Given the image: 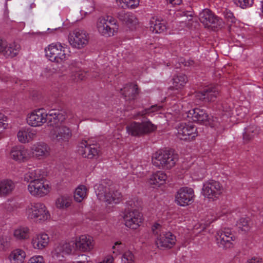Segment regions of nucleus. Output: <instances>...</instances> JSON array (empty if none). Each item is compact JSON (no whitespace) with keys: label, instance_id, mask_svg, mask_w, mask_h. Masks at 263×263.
Masks as SVG:
<instances>
[{"label":"nucleus","instance_id":"obj_1","mask_svg":"<svg viewBox=\"0 0 263 263\" xmlns=\"http://www.w3.org/2000/svg\"><path fill=\"white\" fill-rule=\"evenodd\" d=\"M177 161V155L172 150L160 149L152 157L153 165L159 169L170 170L175 165Z\"/></svg>","mask_w":263,"mask_h":263},{"label":"nucleus","instance_id":"obj_2","mask_svg":"<svg viewBox=\"0 0 263 263\" xmlns=\"http://www.w3.org/2000/svg\"><path fill=\"white\" fill-rule=\"evenodd\" d=\"M127 205L128 207L123 217L125 224L130 229H136L142 222V215L138 210L134 209L136 206L134 201H127Z\"/></svg>","mask_w":263,"mask_h":263},{"label":"nucleus","instance_id":"obj_3","mask_svg":"<svg viewBox=\"0 0 263 263\" xmlns=\"http://www.w3.org/2000/svg\"><path fill=\"white\" fill-rule=\"evenodd\" d=\"M97 26L99 32L107 37L114 36L119 29L116 21L110 16L100 17Z\"/></svg>","mask_w":263,"mask_h":263},{"label":"nucleus","instance_id":"obj_4","mask_svg":"<svg viewBox=\"0 0 263 263\" xmlns=\"http://www.w3.org/2000/svg\"><path fill=\"white\" fill-rule=\"evenodd\" d=\"M126 129L129 135L139 137L154 131L156 126L149 121L141 123L133 122L126 126Z\"/></svg>","mask_w":263,"mask_h":263},{"label":"nucleus","instance_id":"obj_5","mask_svg":"<svg viewBox=\"0 0 263 263\" xmlns=\"http://www.w3.org/2000/svg\"><path fill=\"white\" fill-rule=\"evenodd\" d=\"M199 20L205 27L211 28L215 30L222 27L223 22L221 19L215 15L212 12L208 9L202 10L199 15Z\"/></svg>","mask_w":263,"mask_h":263},{"label":"nucleus","instance_id":"obj_6","mask_svg":"<svg viewBox=\"0 0 263 263\" xmlns=\"http://www.w3.org/2000/svg\"><path fill=\"white\" fill-rule=\"evenodd\" d=\"M222 186L218 181L211 180L203 184L202 193L205 197L214 201L222 194Z\"/></svg>","mask_w":263,"mask_h":263},{"label":"nucleus","instance_id":"obj_7","mask_svg":"<svg viewBox=\"0 0 263 263\" xmlns=\"http://www.w3.org/2000/svg\"><path fill=\"white\" fill-rule=\"evenodd\" d=\"M68 40L73 47L82 49L88 44L89 36L85 30L77 29L69 33Z\"/></svg>","mask_w":263,"mask_h":263},{"label":"nucleus","instance_id":"obj_8","mask_svg":"<svg viewBox=\"0 0 263 263\" xmlns=\"http://www.w3.org/2000/svg\"><path fill=\"white\" fill-rule=\"evenodd\" d=\"M65 49L60 44L52 43L45 49L46 55L51 61L61 62L65 60L68 55L66 54Z\"/></svg>","mask_w":263,"mask_h":263},{"label":"nucleus","instance_id":"obj_9","mask_svg":"<svg viewBox=\"0 0 263 263\" xmlns=\"http://www.w3.org/2000/svg\"><path fill=\"white\" fill-rule=\"evenodd\" d=\"M97 196L99 198L108 204L119 203L121 199L122 195L118 191H111L110 189L99 185Z\"/></svg>","mask_w":263,"mask_h":263},{"label":"nucleus","instance_id":"obj_10","mask_svg":"<svg viewBox=\"0 0 263 263\" xmlns=\"http://www.w3.org/2000/svg\"><path fill=\"white\" fill-rule=\"evenodd\" d=\"M28 217L30 219H38L40 220H47L50 216L45 205L42 203H34L28 206L27 209Z\"/></svg>","mask_w":263,"mask_h":263},{"label":"nucleus","instance_id":"obj_11","mask_svg":"<svg viewBox=\"0 0 263 263\" xmlns=\"http://www.w3.org/2000/svg\"><path fill=\"white\" fill-rule=\"evenodd\" d=\"M215 237L218 247L224 249L232 247V241L235 239L231 230L228 228H224L218 231Z\"/></svg>","mask_w":263,"mask_h":263},{"label":"nucleus","instance_id":"obj_12","mask_svg":"<svg viewBox=\"0 0 263 263\" xmlns=\"http://www.w3.org/2000/svg\"><path fill=\"white\" fill-rule=\"evenodd\" d=\"M28 190L29 192L33 196L42 197L47 195L50 190V187L48 184H46L44 180L30 181Z\"/></svg>","mask_w":263,"mask_h":263},{"label":"nucleus","instance_id":"obj_13","mask_svg":"<svg viewBox=\"0 0 263 263\" xmlns=\"http://www.w3.org/2000/svg\"><path fill=\"white\" fill-rule=\"evenodd\" d=\"M194 190L188 187H183L179 190L175 196V201L180 206L191 204L194 201Z\"/></svg>","mask_w":263,"mask_h":263},{"label":"nucleus","instance_id":"obj_14","mask_svg":"<svg viewBox=\"0 0 263 263\" xmlns=\"http://www.w3.org/2000/svg\"><path fill=\"white\" fill-rule=\"evenodd\" d=\"M197 136V127L192 124H180L178 129V137L184 141H191Z\"/></svg>","mask_w":263,"mask_h":263},{"label":"nucleus","instance_id":"obj_15","mask_svg":"<svg viewBox=\"0 0 263 263\" xmlns=\"http://www.w3.org/2000/svg\"><path fill=\"white\" fill-rule=\"evenodd\" d=\"M50 134L53 140L61 143L68 141L72 136L70 129L65 126L53 129Z\"/></svg>","mask_w":263,"mask_h":263},{"label":"nucleus","instance_id":"obj_16","mask_svg":"<svg viewBox=\"0 0 263 263\" xmlns=\"http://www.w3.org/2000/svg\"><path fill=\"white\" fill-rule=\"evenodd\" d=\"M176 237L172 233L168 232L160 234L156 240L158 248H171L175 243Z\"/></svg>","mask_w":263,"mask_h":263},{"label":"nucleus","instance_id":"obj_17","mask_svg":"<svg viewBox=\"0 0 263 263\" xmlns=\"http://www.w3.org/2000/svg\"><path fill=\"white\" fill-rule=\"evenodd\" d=\"M33 157L39 159L46 158L50 155V148L48 145L42 142L34 144L31 147Z\"/></svg>","mask_w":263,"mask_h":263},{"label":"nucleus","instance_id":"obj_18","mask_svg":"<svg viewBox=\"0 0 263 263\" xmlns=\"http://www.w3.org/2000/svg\"><path fill=\"white\" fill-rule=\"evenodd\" d=\"M218 94V91L216 88H208L204 89L202 91L196 92L195 97L197 100L209 102L214 101Z\"/></svg>","mask_w":263,"mask_h":263},{"label":"nucleus","instance_id":"obj_19","mask_svg":"<svg viewBox=\"0 0 263 263\" xmlns=\"http://www.w3.org/2000/svg\"><path fill=\"white\" fill-rule=\"evenodd\" d=\"M75 248L82 252L89 251L93 249L94 243L92 238L90 236L81 235L79 240L74 242Z\"/></svg>","mask_w":263,"mask_h":263},{"label":"nucleus","instance_id":"obj_20","mask_svg":"<svg viewBox=\"0 0 263 263\" xmlns=\"http://www.w3.org/2000/svg\"><path fill=\"white\" fill-rule=\"evenodd\" d=\"M86 141L82 142L81 148L79 149L80 153L84 158L88 159L96 158L99 154L100 151L98 149L97 146L86 144Z\"/></svg>","mask_w":263,"mask_h":263},{"label":"nucleus","instance_id":"obj_21","mask_svg":"<svg viewBox=\"0 0 263 263\" xmlns=\"http://www.w3.org/2000/svg\"><path fill=\"white\" fill-rule=\"evenodd\" d=\"M121 91L124 99L129 101L135 100L139 93L138 85L132 83L126 84Z\"/></svg>","mask_w":263,"mask_h":263},{"label":"nucleus","instance_id":"obj_22","mask_svg":"<svg viewBox=\"0 0 263 263\" xmlns=\"http://www.w3.org/2000/svg\"><path fill=\"white\" fill-rule=\"evenodd\" d=\"M18 141L22 143H28L36 137L35 131L31 128H23L18 131L17 135Z\"/></svg>","mask_w":263,"mask_h":263},{"label":"nucleus","instance_id":"obj_23","mask_svg":"<svg viewBox=\"0 0 263 263\" xmlns=\"http://www.w3.org/2000/svg\"><path fill=\"white\" fill-rule=\"evenodd\" d=\"M49 240V238L47 234L42 233L35 235L32 238L31 243L34 248L41 250L47 246Z\"/></svg>","mask_w":263,"mask_h":263},{"label":"nucleus","instance_id":"obj_24","mask_svg":"<svg viewBox=\"0 0 263 263\" xmlns=\"http://www.w3.org/2000/svg\"><path fill=\"white\" fill-rule=\"evenodd\" d=\"M117 17L123 24L129 28H132L137 23L136 17L133 14L126 13L123 10L118 13Z\"/></svg>","mask_w":263,"mask_h":263},{"label":"nucleus","instance_id":"obj_25","mask_svg":"<svg viewBox=\"0 0 263 263\" xmlns=\"http://www.w3.org/2000/svg\"><path fill=\"white\" fill-rule=\"evenodd\" d=\"M10 155L14 160L21 162L27 159L28 153L24 147L16 146L12 149Z\"/></svg>","mask_w":263,"mask_h":263},{"label":"nucleus","instance_id":"obj_26","mask_svg":"<svg viewBox=\"0 0 263 263\" xmlns=\"http://www.w3.org/2000/svg\"><path fill=\"white\" fill-rule=\"evenodd\" d=\"M15 187L14 182L9 179L0 181V196H6L11 193Z\"/></svg>","mask_w":263,"mask_h":263},{"label":"nucleus","instance_id":"obj_27","mask_svg":"<svg viewBox=\"0 0 263 263\" xmlns=\"http://www.w3.org/2000/svg\"><path fill=\"white\" fill-rule=\"evenodd\" d=\"M20 48V45L15 42L9 44L7 43L3 54L6 58H13L18 54Z\"/></svg>","mask_w":263,"mask_h":263},{"label":"nucleus","instance_id":"obj_28","mask_svg":"<svg viewBox=\"0 0 263 263\" xmlns=\"http://www.w3.org/2000/svg\"><path fill=\"white\" fill-rule=\"evenodd\" d=\"M75 249L74 241L70 242L60 243L55 248V251L58 254H61L63 256L64 254H69L71 253L73 249Z\"/></svg>","mask_w":263,"mask_h":263},{"label":"nucleus","instance_id":"obj_29","mask_svg":"<svg viewBox=\"0 0 263 263\" xmlns=\"http://www.w3.org/2000/svg\"><path fill=\"white\" fill-rule=\"evenodd\" d=\"M166 178L167 176L165 173L158 171L151 176L149 182L151 184L159 186L165 182Z\"/></svg>","mask_w":263,"mask_h":263},{"label":"nucleus","instance_id":"obj_30","mask_svg":"<svg viewBox=\"0 0 263 263\" xmlns=\"http://www.w3.org/2000/svg\"><path fill=\"white\" fill-rule=\"evenodd\" d=\"M44 175L42 174V171L40 169H36L34 171H29L25 176V180L30 182V181L44 180Z\"/></svg>","mask_w":263,"mask_h":263},{"label":"nucleus","instance_id":"obj_31","mask_svg":"<svg viewBox=\"0 0 263 263\" xmlns=\"http://www.w3.org/2000/svg\"><path fill=\"white\" fill-rule=\"evenodd\" d=\"M25 256L26 253L24 251L16 249L11 253L9 258L11 263H23Z\"/></svg>","mask_w":263,"mask_h":263},{"label":"nucleus","instance_id":"obj_32","mask_svg":"<svg viewBox=\"0 0 263 263\" xmlns=\"http://www.w3.org/2000/svg\"><path fill=\"white\" fill-rule=\"evenodd\" d=\"M47 116H27V123L31 126H40L47 121Z\"/></svg>","mask_w":263,"mask_h":263},{"label":"nucleus","instance_id":"obj_33","mask_svg":"<svg viewBox=\"0 0 263 263\" xmlns=\"http://www.w3.org/2000/svg\"><path fill=\"white\" fill-rule=\"evenodd\" d=\"M166 29V27L164 23L159 20H156L151 23L150 30L155 33H160Z\"/></svg>","mask_w":263,"mask_h":263},{"label":"nucleus","instance_id":"obj_34","mask_svg":"<svg viewBox=\"0 0 263 263\" xmlns=\"http://www.w3.org/2000/svg\"><path fill=\"white\" fill-rule=\"evenodd\" d=\"M187 81V78L185 74H179L173 78V87L176 89L181 88Z\"/></svg>","mask_w":263,"mask_h":263},{"label":"nucleus","instance_id":"obj_35","mask_svg":"<svg viewBox=\"0 0 263 263\" xmlns=\"http://www.w3.org/2000/svg\"><path fill=\"white\" fill-rule=\"evenodd\" d=\"M14 236L16 239L25 240L29 238V229L25 227H20L14 232Z\"/></svg>","mask_w":263,"mask_h":263},{"label":"nucleus","instance_id":"obj_36","mask_svg":"<svg viewBox=\"0 0 263 263\" xmlns=\"http://www.w3.org/2000/svg\"><path fill=\"white\" fill-rule=\"evenodd\" d=\"M164 109L161 105H152L151 107L145 109L144 112L140 114H138L137 115H146L152 113H155L156 114H163Z\"/></svg>","mask_w":263,"mask_h":263},{"label":"nucleus","instance_id":"obj_37","mask_svg":"<svg viewBox=\"0 0 263 263\" xmlns=\"http://www.w3.org/2000/svg\"><path fill=\"white\" fill-rule=\"evenodd\" d=\"M209 116H192V119L194 122H197L200 124H203L206 126L213 127L214 123L211 121Z\"/></svg>","mask_w":263,"mask_h":263},{"label":"nucleus","instance_id":"obj_38","mask_svg":"<svg viewBox=\"0 0 263 263\" xmlns=\"http://www.w3.org/2000/svg\"><path fill=\"white\" fill-rule=\"evenodd\" d=\"M86 194V188L82 185L77 187L75 191L74 198V200L80 202L85 197Z\"/></svg>","mask_w":263,"mask_h":263},{"label":"nucleus","instance_id":"obj_39","mask_svg":"<svg viewBox=\"0 0 263 263\" xmlns=\"http://www.w3.org/2000/svg\"><path fill=\"white\" fill-rule=\"evenodd\" d=\"M53 118H48L47 119V121L46 122L47 123V125L48 126H53L55 127L54 128H58L59 127H61L60 126V124L64 120H65L64 118H59V116H52Z\"/></svg>","mask_w":263,"mask_h":263},{"label":"nucleus","instance_id":"obj_40","mask_svg":"<svg viewBox=\"0 0 263 263\" xmlns=\"http://www.w3.org/2000/svg\"><path fill=\"white\" fill-rule=\"evenodd\" d=\"M76 64L75 63H72L69 66L70 68L73 72H75L74 76L76 80H83L85 77L86 73L81 70H77L76 67L75 68Z\"/></svg>","mask_w":263,"mask_h":263},{"label":"nucleus","instance_id":"obj_41","mask_svg":"<svg viewBox=\"0 0 263 263\" xmlns=\"http://www.w3.org/2000/svg\"><path fill=\"white\" fill-rule=\"evenodd\" d=\"M28 115H63V114L60 112L47 113L44 108H41L34 109L30 113H29Z\"/></svg>","mask_w":263,"mask_h":263},{"label":"nucleus","instance_id":"obj_42","mask_svg":"<svg viewBox=\"0 0 263 263\" xmlns=\"http://www.w3.org/2000/svg\"><path fill=\"white\" fill-rule=\"evenodd\" d=\"M10 246V239L4 236H0V251H5Z\"/></svg>","mask_w":263,"mask_h":263},{"label":"nucleus","instance_id":"obj_43","mask_svg":"<svg viewBox=\"0 0 263 263\" xmlns=\"http://www.w3.org/2000/svg\"><path fill=\"white\" fill-rule=\"evenodd\" d=\"M238 229L242 231L248 232L249 230V225L248 224V220L246 218H240L236 224Z\"/></svg>","mask_w":263,"mask_h":263},{"label":"nucleus","instance_id":"obj_44","mask_svg":"<svg viewBox=\"0 0 263 263\" xmlns=\"http://www.w3.org/2000/svg\"><path fill=\"white\" fill-rule=\"evenodd\" d=\"M70 204V203L68 199L64 196L60 197L56 200V205L58 208H67Z\"/></svg>","mask_w":263,"mask_h":263},{"label":"nucleus","instance_id":"obj_45","mask_svg":"<svg viewBox=\"0 0 263 263\" xmlns=\"http://www.w3.org/2000/svg\"><path fill=\"white\" fill-rule=\"evenodd\" d=\"M235 4L242 8L250 7L253 3V0H233Z\"/></svg>","mask_w":263,"mask_h":263},{"label":"nucleus","instance_id":"obj_46","mask_svg":"<svg viewBox=\"0 0 263 263\" xmlns=\"http://www.w3.org/2000/svg\"><path fill=\"white\" fill-rule=\"evenodd\" d=\"M123 263H133L134 261V255L130 251L124 253L122 259Z\"/></svg>","mask_w":263,"mask_h":263},{"label":"nucleus","instance_id":"obj_47","mask_svg":"<svg viewBox=\"0 0 263 263\" xmlns=\"http://www.w3.org/2000/svg\"><path fill=\"white\" fill-rule=\"evenodd\" d=\"M121 3L124 4L125 6L127 8H134L139 4L138 0H119Z\"/></svg>","mask_w":263,"mask_h":263},{"label":"nucleus","instance_id":"obj_48","mask_svg":"<svg viewBox=\"0 0 263 263\" xmlns=\"http://www.w3.org/2000/svg\"><path fill=\"white\" fill-rule=\"evenodd\" d=\"M189 114L191 115L196 114V115H207V111L202 107L195 108L192 110L189 111Z\"/></svg>","mask_w":263,"mask_h":263},{"label":"nucleus","instance_id":"obj_49","mask_svg":"<svg viewBox=\"0 0 263 263\" xmlns=\"http://www.w3.org/2000/svg\"><path fill=\"white\" fill-rule=\"evenodd\" d=\"M223 15L226 19L231 22H235V18L233 15V13L229 10L226 9L223 11Z\"/></svg>","mask_w":263,"mask_h":263},{"label":"nucleus","instance_id":"obj_50","mask_svg":"<svg viewBox=\"0 0 263 263\" xmlns=\"http://www.w3.org/2000/svg\"><path fill=\"white\" fill-rule=\"evenodd\" d=\"M28 263H44V258L42 256H33L29 259Z\"/></svg>","mask_w":263,"mask_h":263},{"label":"nucleus","instance_id":"obj_51","mask_svg":"<svg viewBox=\"0 0 263 263\" xmlns=\"http://www.w3.org/2000/svg\"><path fill=\"white\" fill-rule=\"evenodd\" d=\"M0 116V128H6L8 125V123L6 122L7 121V116Z\"/></svg>","mask_w":263,"mask_h":263},{"label":"nucleus","instance_id":"obj_52","mask_svg":"<svg viewBox=\"0 0 263 263\" xmlns=\"http://www.w3.org/2000/svg\"><path fill=\"white\" fill-rule=\"evenodd\" d=\"M162 226L159 223H155L152 228V231L154 234H158V231H161Z\"/></svg>","mask_w":263,"mask_h":263},{"label":"nucleus","instance_id":"obj_53","mask_svg":"<svg viewBox=\"0 0 263 263\" xmlns=\"http://www.w3.org/2000/svg\"><path fill=\"white\" fill-rule=\"evenodd\" d=\"M162 226L159 223H155L152 228V231L154 234H158V231H161Z\"/></svg>","mask_w":263,"mask_h":263},{"label":"nucleus","instance_id":"obj_54","mask_svg":"<svg viewBox=\"0 0 263 263\" xmlns=\"http://www.w3.org/2000/svg\"><path fill=\"white\" fill-rule=\"evenodd\" d=\"M250 132H253V130H251L250 128H246V131L243 133V138L247 140H249L251 139V137L249 135Z\"/></svg>","mask_w":263,"mask_h":263},{"label":"nucleus","instance_id":"obj_55","mask_svg":"<svg viewBox=\"0 0 263 263\" xmlns=\"http://www.w3.org/2000/svg\"><path fill=\"white\" fill-rule=\"evenodd\" d=\"M7 42L0 38V53H3L5 46L7 45Z\"/></svg>","mask_w":263,"mask_h":263},{"label":"nucleus","instance_id":"obj_56","mask_svg":"<svg viewBox=\"0 0 263 263\" xmlns=\"http://www.w3.org/2000/svg\"><path fill=\"white\" fill-rule=\"evenodd\" d=\"M180 63H182L185 66H189L193 64L194 62L192 60H189L186 61L185 60L181 59Z\"/></svg>","mask_w":263,"mask_h":263},{"label":"nucleus","instance_id":"obj_57","mask_svg":"<svg viewBox=\"0 0 263 263\" xmlns=\"http://www.w3.org/2000/svg\"><path fill=\"white\" fill-rule=\"evenodd\" d=\"M167 3L172 5H179L181 3L182 0H166Z\"/></svg>","mask_w":263,"mask_h":263},{"label":"nucleus","instance_id":"obj_58","mask_svg":"<svg viewBox=\"0 0 263 263\" xmlns=\"http://www.w3.org/2000/svg\"><path fill=\"white\" fill-rule=\"evenodd\" d=\"M261 259L258 258H252L248 263H260Z\"/></svg>","mask_w":263,"mask_h":263},{"label":"nucleus","instance_id":"obj_59","mask_svg":"<svg viewBox=\"0 0 263 263\" xmlns=\"http://www.w3.org/2000/svg\"><path fill=\"white\" fill-rule=\"evenodd\" d=\"M260 15L261 16L263 17V4H262L261 5V13H260Z\"/></svg>","mask_w":263,"mask_h":263},{"label":"nucleus","instance_id":"obj_60","mask_svg":"<svg viewBox=\"0 0 263 263\" xmlns=\"http://www.w3.org/2000/svg\"><path fill=\"white\" fill-rule=\"evenodd\" d=\"M119 244H120V243H119V242H116L115 243V246H114L112 247V249H115V248H116V246H116V245H119Z\"/></svg>","mask_w":263,"mask_h":263},{"label":"nucleus","instance_id":"obj_61","mask_svg":"<svg viewBox=\"0 0 263 263\" xmlns=\"http://www.w3.org/2000/svg\"><path fill=\"white\" fill-rule=\"evenodd\" d=\"M188 13H191V12H186L185 14H184V15H187H187H189V16H192V14L191 13V14H187Z\"/></svg>","mask_w":263,"mask_h":263},{"label":"nucleus","instance_id":"obj_62","mask_svg":"<svg viewBox=\"0 0 263 263\" xmlns=\"http://www.w3.org/2000/svg\"><path fill=\"white\" fill-rule=\"evenodd\" d=\"M82 256H84V257L86 258V259H85L84 258H83V260H88L87 258L86 257V256L85 255H82Z\"/></svg>","mask_w":263,"mask_h":263},{"label":"nucleus","instance_id":"obj_63","mask_svg":"<svg viewBox=\"0 0 263 263\" xmlns=\"http://www.w3.org/2000/svg\"><path fill=\"white\" fill-rule=\"evenodd\" d=\"M93 77H97L98 76V75L96 74H93L92 75Z\"/></svg>","mask_w":263,"mask_h":263}]
</instances>
